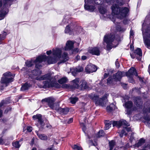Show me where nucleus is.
Returning <instances> with one entry per match:
<instances>
[{
    "label": "nucleus",
    "instance_id": "f257e3e1",
    "mask_svg": "<svg viewBox=\"0 0 150 150\" xmlns=\"http://www.w3.org/2000/svg\"><path fill=\"white\" fill-rule=\"evenodd\" d=\"M123 0H84L85 9L90 12H94L96 9L94 4L99 5L98 9L100 13L104 17L110 18L112 16L107 11L106 7L108 5H110L115 2L120 6L122 5Z\"/></svg>",
    "mask_w": 150,
    "mask_h": 150
},
{
    "label": "nucleus",
    "instance_id": "f03ea898",
    "mask_svg": "<svg viewBox=\"0 0 150 150\" xmlns=\"http://www.w3.org/2000/svg\"><path fill=\"white\" fill-rule=\"evenodd\" d=\"M52 50V54L54 57L47 56L48 57L47 58V62L48 64H54L59 59L62 61L61 62H64L69 59L68 54L65 52L63 53L61 57L62 49L61 48H57L55 49H53Z\"/></svg>",
    "mask_w": 150,
    "mask_h": 150
},
{
    "label": "nucleus",
    "instance_id": "7ed1b4c3",
    "mask_svg": "<svg viewBox=\"0 0 150 150\" xmlns=\"http://www.w3.org/2000/svg\"><path fill=\"white\" fill-rule=\"evenodd\" d=\"M148 15L146 17L142 25V29L144 42L148 48H150V40L147 39V38H150V23L149 27L147 26V23L150 17Z\"/></svg>",
    "mask_w": 150,
    "mask_h": 150
},
{
    "label": "nucleus",
    "instance_id": "20e7f679",
    "mask_svg": "<svg viewBox=\"0 0 150 150\" xmlns=\"http://www.w3.org/2000/svg\"><path fill=\"white\" fill-rule=\"evenodd\" d=\"M112 13L117 15L118 18L122 19L128 15L129 9L127 7H120L117 4H113L111 7Z\"/></svg>",
    "mask_w": 150,
    "mask_h": 150
},
{
    "label": "nucleus",
    "instance_id": "39448f33",
    "mask_svg": "<svg viewBox=\"0 0 150 150\" xmlns=\"http://www.w3.org/2000/svg\"><path fill=\"white\" fill-rule=\"evenodd\" d=\"M103 40L107 44V49L110 50L112 47V42L118 44V42L120 41V37L115 33H111L105 35Z\"/></svg>",
    "mask_w": 150,
    "mask_h": 150
},
{
    "label": "nucleus",
    "instance_id": "423d86ee",
    "mask_svg": "<svg viewBox=\"0 0 150 150\" xmlns=\"http://www.w3.org/2000/svg\"><path fill=\"white\" fill-rule=\"evenodd\" d=\"M48 58L45 55H41L38 57L35 60L32 59L30 60H27L25 63L26 67H30L33 65L34 63L35 64L36 68H40L42 67L41 63L43 61H47Z\"/></svg>",
    "mask_w": 150,
    "mask_h": 150
},
{
    "label": "nucleus",
    "instance_id": "0eeeda50",
    "mask_svg": "<svg viewBox=\"0 0 150 150\" xmlns=\"http://www.w3.org/2000/svg\"><path fill=\"white\" fill-rule=\"evenodd\" d=\"M4 76L2 77L1 80L0 85V89L3 90L4 87L7 86L8 84L13 81L14 75L12 74L10 72H7L3 74Z\"/></svg>",
    "mask_w": 150,
    "mask_h": 150
},
{
    "label": "nucleus",
    "instance_id": "6e6552de",
    "mask_svg": "<svg viewBox=\"0 0 150 150\" xmlns=\"http://www.w3.org/2000/svg\"><path fill=\"white\" fill-rule=\"evenodd\" d=\"M88 97L95 103L97 106H103L107 101V98L105 96H103L102 98H99L97 95L91 93L89 95Z\"/></svg>",
    "mask_w": 150,
    "mask_h": 150
},
{
    "label": "nucleus",
    "instance_id": "1a4fd4ad",
    "mask_svg": "<svg viewBox=\"0 0 150 150\" xmlns=\"http://www.w3.org/2000/svg\"><path fill=\"white\" fill-rule=\"evenodd\" d=\"M105 130H107L111 127L112 124L113 127L116 126L118 128L120 127L122 125H124L127 126L129 125V124L127 123L125 120H122L118 121H110L109 120H106L105 122Z\"/></svg>",
    "mask_w": 150,
    "mask_h": 150
},
{
    "label": "nucleus",
    "instance_id": "9d476101",
    "mask_svg": "<svg viewBox=\"0 0 150 150\" xmlns=\"http://www.w3.org/2000/svg\"><path fill=\"white\" fill-rule=\"evenodd\" d=\"M43 84L42 88H44L55 87L57 86V85H58L55 79H53L52 80L50 81H43Z\"/></svg>",
    "mask_w": 150,
    "mask_h": 150
},
{
    "label": "nucleus",
    "instance_id": "9b49d317",
    "mask_svg": "<svg viewBox=\"0 0 150 150\" xmlns=\"http://www.w3.org/2000/svg\"><path fill=\"white\" fill-rule=\"evenodd\" d=\"M130 56L132 59L136 58L138 60H141L142 57V52L141 49L140 48H137L135 50L134 52L130 53Z\"/></svg>",
    "mask_w": 150,
    "mask_h": 150
},
{
    "label": "nucleus",
    "instance_id": "f8f14e48",
    "mask_svg": "<svg viewBox=\"0 0 150 150\" xmlns=\"http://www.w3.org/2000/svg\"><path fill=\"white\" fill-rule=\"evenodd\" d=\"M33 118L34 120H38V122L40 123V127H39L40 130H42L45 124L42 120V115L40 114H37L33 116Z\"/></svg>",
    "mask_w": 150,
    "mask_h": 150
},
{
    "label": "nucleus",
    "instance_id": "ddd939ff",
    "mask_svg": "<svg viewBox=\"0 0 150 150\" xmlns=\"http://www.w3.org/2000/svg\"><path fill=\"white\" fill-rule=\"evenodd\" d=\"M97 67L92 64H88L85 68V72L87 74L96 71Z\"/></svg>",
    "mask_w": 150,
    "mask_h": 150
},
{
    "label": "nucleus",
    "instance_id": "4468645a",
    "mask_svg": "<svg viewBox=\"0 0 150 150\" xmlns=\"http://www.w3.org/2000/svg\"><path fill=\"white\" fill-rule=\"evenodd\" d=\"M123 106L126 108V114L130 115L132 113L131 108L133 106V103L131 101H128L123 104Z\"/></svg>",
    "mask_w": 150,
    "mask_h": 150
},
{
    "label": "nucleus",
    "instance_id": "2eb2a0df",
    "mask_svg": "<svg viewBox=\"0 0 150 150\" xmlns=\"http://www.w3.org/2000/svg\"><path fill=\"white\" fill-rule=\"evenodd\" d=\"M55 101L54 99L52 97H50L48 98H46L42 99V102H45L48 103L49 106L51 108L54 109L53 105L54 104V103Z\"/></svg>",
    "mask_w": 150,
    "mask_h": 150
},
{
    "label": "nucleus",
    "instance_id": "dca6fc26",
    "mask_svg": "<svg viewBox=\"0 0 150 150\" xmlns=\"http://www.w3.org/2000/svg\"><path fill=\"white\" fill-rule=\"evenodd\" d=\"M125 75V73L124 72L118 71L117 73L113 75V78L115 81H120Z\"/></svg>",
    "mask_w": 150,
    "mask_h": 150
},
{
    "label": "nucleus",
    "instance_id": "f3484780",
    "mask_svg": "<svg viewBox=\"0 0 150 150\" xmlns=\"http://www.w3.org/2000/svg\"><path fill=\"white\" fill-rule=\"evenodd\" d=\"M10 6H5L4 4L3 9L1 11H0V20H2L4 18L5 15L8 11V8Z\"/></svg>",
    "mask_w": 150,
    "mask_h": 150
},
{
    "label": "nucleus",
    "instance_id": "a211bd4d",
    "mask_svg": "<svg viewBox=\"0 0 150 150\" xmlns=\"http://www.w3.org/2000/svg\"><path fill=\"white\" fill-rule=\"evenodd\" d=\"M134 103L136 106L139 108H142V102L141 98L140 97H136L133 98Z\"/></svg>",
    "mask_w": 150,
    "mask_h": 150
},
{
    "label": "nucleus",
    "instance_id": "6ab92c4d",
    "mask_svg": "<svg viewBox=\"0 0 150 150\" xmlns=\"http://www.w3.org/2000/svg\"><path fill=\"white\" fill-rule=\"evenodd\" d=\"M75 25L72 23L70 24L66 27L65 30V33L69 35L72 34L74 29Z\"/></svg>",
    "mask_w": 150,
    "mask_h": 150
},
{
    "label": "nucleus",
    "instance_id": "aec40b11",
    "mask_svg": "<svg viewBox=\"0 0 150 150\" xmlns=\"http://www.w3.org/2000/svg\"><path fill=\"white\" fill-rule=\"evenodd\" d=\"M88 52L93 55L98 56L100 54L99 49L97 47L90 48L88 50Z\"/></svg>",
    "mask_w": 150,
    "mask_h": 150
},
{
    "label": "nucleus",
    "instance_id": "412c9836",
    "mask_svg": "<svg viewBox=\"0 0 150 150\" xmlns=\"http://www.w3.org/2000/svg\"><path fill=\"white\" fill-rule=\"evenodd\" d=\"M126 76H133L135 75L137 76V74L136 69L133 67L131 68L126 73Z\"/></svg>",
    "mask_w": 150,
    "mask_h": 150
},
{
    "label": "nucleus",
    "instance_id": "4be33fe9",
    "mask_svg": "<svg viewBox=\"0 0 150 150\" xmlns=\"http://www.w3.org/2000/svg\"><path fill=\"white\" fill-rule=\"evenodd\" d=\"M53 79H55L54 78L52 77L51 76V74L50 73H48L38 78L37 79L40 80H47V81H50L52 80Z\"/></svg>",
    "mask_w": 150,
    "mask_h": 150
},
{
    "label": "nucleus",
    "instance_id": "5701e85b",
    "mask_svg": "<svg viewBox=\"0 0 150 150\" xmlns=\"http://www.w3.org/2000/svg\"><path fill=\"white\" fill-rule=\"evenodd\" d=\"M104 135L105 133L104 131L103 130H99L96 134L94 135L93 134L92 137L90 136L89 135H88L87 136L88 138L90 139L93 137L94 138H95V137L96 138H100L102 137H103L104 136Z\"/></svg>",
    "mask_w": 150,
    "mask_h": 150
},
{
    "label": "nucleus",
    "instance_id": "b1692460",
    "mask_svg": "<svg viewBox=\"0 0 150 150\" xmlns=\"http://www.w3.org/2000/svg\"><path fill=\"white\" fill-rule=\"evenodd\" d=\"M74 42L73 41L70 40L67 42L66 45L65 47L64 50H70L74 48Z\"/></svg>",
    "mask_w": 150,
    "mask_h": 150
},
{
    "label": "nucleus",
    "instance_id": "393cba45",
    "mask_svg": "<svg viewBox=\"0 0 150 150\" xmlns=\"http://www.w3.org/2000/svg\"><path fill=\"white\" fill-rule=\"evenodd\" d=\"M83 69L82 67H79L78 68L72 69H71V71L72 75L74 76H75L77 73L82 71Z\"/></svg>",
    "mask_w": 150,
    "mask_h": 150
},
{
    "label": "nucleus",
    "instance_id": "a878e982",
    "mask_svg": "<svg viewBox=\"0 0 150 150\" xmlns=\"http://www.w3.org/2000/svg\"><path fill=\"white\" fill-rule=\"evenodd\" d=\"M71 83L73 87L78 88L80 84L79 79L78 78H76L72 81Z\"/></svg>",
    "mask_w": 150,
    "mask_h": 150
},
{
    "label": "nucleus",
    "instance_id": "bb28decb",
    "mask_svg": "<svg viewBox=\"0 0 150 150\" xmlns=\"http://www.w3.org/2000/svg\"><path fill=\"white\" fill-rule=\"evenodd\" d=\"M69 111L68 109L67 108H60L59 109V112L62 115L67 114Z\"/></svg>",
    "mask_w": 150,
    "mask_h": 150
},
{
    "label": "nucleus",
    "instance_id": "cd10ccee",
    "mask_svg": "<svg viewBox=\"0 0 150 150\" xmlns=\"http://www.w3.org/2000/svg\"><path fill=\"white\" fill-rule=\"evenodd\" d=\"M30 86V84L28 82H26L22 85L21 90L22 91L26 90L28 89Z\"/></svg>",
    "mask_w": 150,
    "mask_h": 150
},
{
    "label": "nucleus",
    "instance_id": "c85d7f7f",
    "mask_svg": "<svg viewBox=\"0 0 150 150\" xmlns=\"http://www.w3.org/2000/svg\"><path fill=\"white\" fill-rule=\"evenodd\" d=\"M38 137L41 139L42 140H46L47 139V137L44 134H42L39 133L38 131H35Z\"/></svg>",
    "mask_w": 150,
    "mask_h": 150
},
{
    "label": "nucleus",
    "instance_id": "c756f323",
    "mask_svg": "<svg viewBox=\"0 0 150 150\" xmlns=\"http://www.w3.org/2000/svg\"><path fill=\"white\" fill-rule=\"evenodd\" d=\"M38 69H35L33 70L32 71V74L35 76H37L40 75L42 73L41 71L39 69L37 68Z\"/></svg>",
    "mask_w": 150,
    "mask_h": 150
},
{
    "label": "nucleus",
    "instance_id": "7c9ffc66",
    "mask_svg": "<svg viewBox=\"0 0 150 150\" xmlns=\"http://www.w3.org/2000/svg\"><path fill=\"white\" fill-rule=\"evenodd\" d=\"M145 140L144 138H141L139 140L138 142L135 144V146L138 147L140 146H141L142 145L144 144L145 143Z\"/></svg>",
    "mask_w": 150,
    "mask_h": 150
},
{
    "label": "nucleus",
    "instance_id": "2f4dec72",
    "mask_svg": "<svg viewBox=\"0 0 150 150\" xmlns=\"http://www.w3.org/2000/svg\"><path fill=\"white\" fill-rule=\"evenodd\" d=\"M146 103H145L144 105V107L143 108V111L144 113H150V104H149L147 107H146Z\"/></svg>",
    "mask_w": 150,
    "mask_h": 150
},
{
    "label": "nucleus",
    "instance_id": "473e14b6",
    "mask_svg": "<svg viewBox=\"0 0 150 150\" xmlns=\"http://www.w3.org/2000/svg\"><path fill=\"white\" fill-rule=\"evenodd\" d=\"M14 0H3V3L5 6H10L12 4V2Z\"/></svg>",
    "mask_w": 150,
    "mask_h": 150
},
{
    "label": "nucleus",
    "instance_id": "72a5a7b5",
    "mask_svg": "<svg viewBox=\"0 0 150 150\" xmlns=\"http://www.w3.org/2000/svg\"><path fill=\"white\" fill-rule=\"evenodd\" d=\"M115 106L114 104H111L109 106L106 108L108 112H111L112 111L113 109L115 108Z\"/></svg>",
    "mask_w": 150,
    "mask_h": 150
},
{
    "label": "nucleus",
    "instance_id": "f704fd0d",
    "mask_svg": "<svg viewBox=\"0 0 150 150\" xmlns=\"http://www.w3.org/2000/svg\"><path fill=\"white\" fill-rule=\"evenodd\" d=\"M115 144V143L114 140H112L109 142V145L110 150H112Z\"/></svg>",
    "mask_w": 150,
    "mask_h": 150
},
{
    "label": "nucleus",
    "instance_id": "c9c22d12",
    "mask_svg": "<svg viewBox=\"0 0 150 150\" xmlns=\"http://www.w3.org/2000/svg\"><path fill=\"white\" fill-rule=\"evenodd\" d=\"M78 98L77 97L70 98H69V100L70 102L73 104H74L77 101Z\"/></svg>",
    "mask_w": 150,
    "mask_h": 150
},
{
    "label": "nucleus",
    "instance_id": "e433bc0d",
    "mask_svg": "<svg viewBox=\"0 0 150 150\" xmlns=\"http://www.w3.org/2000/svg\"><path fill=\"white\" fill-rule=\"evenodd\" d=\"M80 83H81L80 86L81 87L84 89H86L88 88V86L87 84V82L85 81H83L82 82H81Z\"/></svg>",
    "mask_w": 150,
    "mask_h": 150
},
{
    "label": "nucleus",
    "instance_id": "4c0bfd02",
    "mask_svg": "<svg viewBox=\"0 0 150 150\" xmlns=\"http://www.w3.org/2000/svg\"><path fill=\"white\" fill-rule=\"evenodd\" d=\"M113 79L112 77H109L107 80V84L110 86L113 84Z\"/></svg>",
    "mask_w": 150,
    "mask_h": 150
},
{
    "label": "nucleus",
    "instance_id": "58836bf2",
    "mask_svg": "<svg viewBox=\"0 0 150 150\" xmlns=\"http://www.w3.org/2000/svg\"><path fill=\"white\" fill-rule=\"evenodd\" d=\"M143 88H135L133 89V91H135L136 92H137L139 94H141L142 93V91H143Z\"/></svg>",
    "mask_w": 150,
    "mask_h": 150
},
{
    "label": "nucleus",
    "instance_id": "ea45409f",
    "mask_svg": "<svg viewBox=\"0 0 150 150\" xmlns=\"http://www.w3.org/2000/svg\"><path fill=\"white\" fill-rule=\"evenodd\" d=\"M13 146L17 148H19L21 146V145L19 144V142L18 141L13 142Z\"/></svg>",
    "mask_w": 150,
    "mask_h": 150
},
{
    "label": "nucleus",
    "instance_id": "a19ab883",
    "mask_svg": "<svg viewBox=\"0 0 150 150\" xmlns=\"http://www.w3.org/2000/svg\"><path fill=\"white\" fill-rule=\"evenodd\" d=\"M54 109H52L54 110H55L59 112V109L61 108L59 107V105L57 103H54V104L53 105Z\"/></svg>",
    "mask_w": 150,
    "mask_h": 150
},
{
    "label": "nucleus",
    "instance_id": "79ce46f5",
    "mask_svg": "<svg viewBox=\"0 0 150 150\" xmlns=\"http://www.w3.org/2000/svg\"><path fill=\"white\" fill-rule=\"evenodd\" d=\"M143 118L145 120L143 121L144 123L146 122H149L150 121V117L149 116L147 115L144 116Z\"/></svg>",
    "mask_w": 150,
    "mask_h": 150
},
{
    "label": "nucleus",
    "instance_id": "37998d69",
    "mask_svg": "<svg viewBox=\"0 0 150 150\" xmlns=\"http://www.w3.org/2000/svg\"><path fill=\"white\" fill-rule=\"evenodd\" d=\"M67 81L66 78H63L58 81V82L60 84H63L66 82Z\"/></svg>",
    "mask_w": 150,
    "mask_h": 150
},
{
    "label": "nucleus",
    "instance_id": "c03bdc74",
    "mask_svg": "<svg viewBox=\"0 0 150 150\" xmlns=\"http://www.w3.org/2000/svg\"><path fill=\"white\" fill-rule=\"evenodd\" d=\"M73 148L74 150H82V148L76 145H74Z\"/></svg>",
    "mask_w": 150,
    "mask_h": 150
},
{
    "label": "nucleus",
    "instance_id": "a18cd8bd",
    "mask_svg": "<svg viewBox=\"0 0 150 150\" xmlns=\"http://www.w3.org/2000/svg\"><path fill=\"white\" fill-rule=\"evenodd\" d=\"M128 78L129 81L130 83H134V81L133 78V76H127Z\"/></svg>",
    "mask_w": 150,
    "mask_h": 150
},
{
    "label": "nucleus",
    "instance_id": "49530a36",
    "mask_svg": "<svg viewBox=\"0 0 150 150\" xmlns=\"http://www.w3.org/2000/svg\"><path fill=\"white\" fill-rule=\"evenodd\" d=\"M123 134H124L125 135H126L127 134V133H126L124 129H123L121 131L120 134V137H122Z\"/></svg>",
    "mask_w": 150,
    "mask_h": 150
},
{
    "label": "nucleus",
    "instance_id": "de8ad7c7",
    "mask_svg": "<svg viewBox=\"0 0 150 150\" xmlns=\"http://www.w3.org/2000/svg\"><path fill=\"white\" fill-rule=\"evenodd\" d=\"M127 122V123H128V122ZM128 123L129 124V126H130V124ZM125 126H126V127H124V128L123 129H124L125 130V129L126 130V131H127V132H129L130 131H132L131 130V128L130 127H127L128 126H126V125H125Z\"/></svg>",
    "mask_w": 150,
    "mask_h": 150
},
{
    "label": "nucleus",
    "instance_id": "09e8293b",
    "mask_svg": "<svg viewBox=\"0 0 150 150\" xmlns=\"http://www.w3.org/2000/svg\"><path fill=\"white\" fill-rule=\"evenodd\" d=\"M89 143L91 145H93L94 146H96L97 145V144L96 142L93 143L92 140H90L89 141Z\"/></svg>",
    "mask_w": 150,
    "mask_h": 150
},
{
    "label": "nucleus",
    "instance_id": "8fccbe9b",
    "mask_svg": "<svg viewBox=\"0 0 150 150\" xmlns=\"http://www.w3.org/2000/svg\"><path fill=\"white\" fill-rule=\"evenodd\" d=\"M7 103L6 101L2 100L0 103V107L2 106L4 104H7Z\"/></svg>",
    "mask_w": 150,
    "mask_h": 150
},
{
    "label": "nucleus",
    "instance_id": "3c124183",
    "mask_svg": "<svg viewBox=\"0 0 150 150\" xmlns=\"http://www.w3.org/2000/svg\"><path fill=\"white\" fill-rule=\"evenodd\" d=\"M134 35V33L133 31L131 30L130 32V38H132Z\"/></svg>",
    "mask_w": 150,
    "mask_h": 150
},
{
    "label": "nucleus",
    "instance_id": "603ef678",
    "mask_svg": "<svg viewBox=\"0 0 150 150\" xmlns=\"http://www.w3.org/2000/svg\"><path fill=\"white\" fill-rule=\"evenodd\" d=\"M118 59H117L115 62V65L117 67L119 68L120 67V64L117 61Z\"/></svg>",
    "mask_w": 150,
    "mask_h": 150
},
{
    "label": "nucleus",
    "instance_id": "864d4df0",
    "mask_svg": "<svg viewBox=\"0 0 150 150\" xmlns=\"http://www.w3.org/2000/svg\"><path fill=\"white\" fill-rule=\"evenodd\" d=\"M32 127L30 126H28L27 127V129L28 131L29 132H30L32 131Z\"/></svg>",
    "mask_w": 150,
    "mask_h": 150
},
{
    "label": "nucleus",
    "instance_id": "5fc2aeb1",
    "mask_svg": "<svg viewBox=\"0 0 150 150\" xmlns=\"http://www.w3.org/2000/svg\"><path fill=\"white\" fill-rule=\"evenodd\" d=\"M5 143L3 140L1 138H0V144L3 145Z\"/></svg>",
    "mask_w": 150,
    "mask_h": 150
},
{
    "label": "nucleus",
    "instance_id": "6e6d98bb",
    "mask_svg": "<svg viewBox=\"0 0 150 150\" xmlns=\"http://www.w3.org/2000/svg\"><path fill=\"white\" fill-rule=\"evenodd\" d=\"M144 147V148H148L149 149H150V144H145Z\"/></svg>",
    "mask_w": 150,
    "mask_h": 150
},
{
    "label": "nucleus",
    "instance_id": "4d7b16f0",
    "mask_svg": "<svg viewBox=\"0 0 150 150\" xmlns=\"http://www.w3.org/2000/svg\"><path fill=\"white\" fill-rule=\"evenodd\" d=\"M82 125H83V127H82V129H83V132H84V133H85V131L86 130V127L85 126V125H84V124L83 123H82ZM86 134V133H85Z\"/></svg>",
    "mask_w": 150,
    "mask_h": 150
},
{
    "label": "nucleus",
    "instance_id": "13d9d810",
    "mask_svg": "<svg viewBox=\"0 0 150 150\" xmlns=\"http://www.w3.org/2000/svg\"><path fill=\"white\" fill-rule=\"evenodd\" d=\"M138 77L139 78V80L140 81V82H141L143 84L144 83V81H143V79L142 78L140 77L139 76H138Z\"/></svg>",
    "mask_w": 150,
    "mask_h": 150
},
{
    "label": "nucleus",
    "instance_id": "bf43d9fd",
    "mask_svg": "<svg viewBox=\"0 0 150 150\" xmlns=\"http://www.w3.org/2000/svg\"><path fill=\"white\" fill-rule=\"evenodd\" d=\"M128 21L127 19H125L123 21V23L125 24H127L128 23Z\"/></svg>",
    "mask_w": 150,
    "mask_h": 150
},
{
    "label": "nucleus",
    "instance_id": "052dcab7",
    "mask_svg": "<svg viewBox=\"0 0 150 150\" xmlns=\"http://www.w3.org/2000/svg\"><path fill=\"white\" fill-rule=\"evenodd\" d=\"M145 124L148 127L150 128V123L149 122H146Z\"/></svg>",
    "mask_w": 150,
    "mask_h": 150
},
{
    "label": "nucleus",
    "instance_id": "680f3d73",
    "mask_svg": "<svg viewBox=\"0 0 150 150\" xmlns=\"http://www.w3.org/2000/svg\"><path fill=\"white\" fill-rule=\"evenodd\" d=\"M73 121V118H71L69 119V120L68 121V124H70Z\"/></svg>",
    "mask_w": 150,
    "mask_h": 150
},
{
    "label": "nucleus",
    "instance_id": "e2e57ef3",
    "mask_svg": "<svg viewBox=\"0 0 150 150\" xmlns=\"http://www.w3.org/2000/svg\"><path fill=\"white\" fill-rule=\"evenodd\" d=\"M52 53V51L51 50L47 51L46 52V53L48 55H49L51 54Z\"/></svg>",
    "mask_w": 150,
    "mask_h": 150
},
{
    "label": "nucleus",
    "instance_id": "0e129e2a",
    "mask_svg": "<svg viewBox=\"0 0 150 150\" xmlns=\"http://www.w3.org/2000/svg\"><path fill=\"white\" fill-rule=\"evenodd\" d=\"M134 133L132 132L131 133V136H130V139H132L134 138L133 135Z\"/></svg>",
    "mask_w": 150,
    "mask_h": 150
},
{
    "label": "nucleus",
    "instance_id": "69168bd1",
    "mask_svg": "<svg viewBox=\"0 0 150 150\" xmlns=\"http://www.w3.org/2000/svg\"><path fill=\"white\" fill-rule=\"evenodd\" d=\"M87 59V57L85 56H83L81 57V59L83 60H85Z\"/></svg>",
    "mask_w": 150,
    "mask_h": 150
},
{
    "label": "nucleus",
    "instance_id": "338daca9",
    "mask_svg": "<svg viewBox=\"0 0 150 150\" xmlns=\"http://www.w3.org/2000/svg\"><path fill=\"white\" fill-rule=\"evenodd\" d=\"M108 75H109L108 74L105 73V74H104V78H106L107 77H108Z\"/></svg>",
    "mask_w": 150,
    "mask_h": 150
},
{
    "label": "nucleus",
    "instance_id": "774afa93",
    "mask_svg": "<svg viewBox=\"0 0 150 150\" xmlns=\"http://www.w3.org/2000/svg\"><path fill=\"white\" fill-rule=\"evenodd\" d=\"M130 48L131 50H133L134 49V46L133 45H131L130 46Z\"/></svg>",
    "mask_w": 150,
    "mask_h": 150
}]
</instances>
